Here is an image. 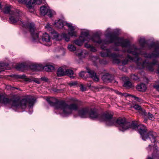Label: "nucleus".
<instances>
[{"mask_svg":"<svg viewBox=\"0 0 159 159\" xmlns=\"http://www.w3.org/2000/svg\"><path fill=\"white\" fill-rule=\"evenodd\" d=\"M121 41V39L120 38V45H121L123 47L126 48L127 49V52L133 55L134 57H132L128 56V57L129 59L136 62L139 68H146L151 71H152L153 70V66L157 62L156 60H154L152 63H148L145 61L142 63V60L139 58L138 57L139 54L143 55V54L141 52V50L137 49L136 46L134 45L128 47L129 45V42L127 40H123L122 43L120 42ZM156 51L157 52V54L154 55L153 54H150L144 53L143 55L145 57L147 58H151L153 57L158 56H159V48H156Z\"/></svg>","mask_w":159,"mask_h":159,"instance_id":"obj_1","label":"nucleus"},{"mask_svg":"<svg viewBox=\"0 0 159 159\" xmlns=\"http://www.w3.org/2000/svg\"><path fill=\"white\" fill-rule=\"evenodd\" d=\"M22 15L21 11L18 10H15L13 12H11L9 18L10 23L12 24L17 23L23 27L28 29L31 34L32 41L34 42H40L39 36L42 34V33L38 32L37 31L34 23H27L23 21Z\"/></svg>","mask_w":159,"mask_h":159,"instance_id":"obj_2","label":"nucleus"},{"mask_svg":"<svg viewBox=\"0 0 159 159\" xmlns=\"http://www.w3.org/2000/svg\"><path fill=\"white\" fill-rule=\"evenodd\" d=\"M129 127L133 129H137L141 135L142 139L146 141L149 138L152 142H155L156 134L155 132H151L148 133V135H145L147 129L143 125L140 124L138 125L134 122L131 123L129 122L126 121L125 118L120 119V130L122 131H125L128 129Z\"/></svg>","mask_w":159,"mask_h":159,"instance_id":"obj_3","label":"nucleus"},{"mask_svg":"<svg viewBox=\"0 0 159 159\" xmlns=\"http://www.w3.org/2000/svg\"><path fill=\"white\" fill-rule=\"evenodd\" d=\"M81 36L84 39L85 41H92L94 43L100 44L102 43H105L107 44L111 43H114V46L113 49L115 51H118L119 50V39L118 37L117 34L113 32H111L108 33L106 35L107 39L108 41H102L100 39V35L98 33H96L93 34L92 37H90L89 34L87 32H83L81 34Z\"/></svg>","mask_w":159,"mask_h":159,"instance_id":"obj_4","label":"nucleus"},{"mask_svg":"<svg viewBox=\"0 0 159 159\" xmlns=\"http://www.w3.org/2000/svg\"><path fill=\"white\" fill-rule=\"evenodd\" d=\"M35 98L30 95L25 96L21 100L15 99L12 101V106L17 107L25 109L27 104L29 107H31L33 106L35 102Z\"/></svg>","mask_w":159,"mask_h":159,"instance_id":"obj_5","label":"nucleus"},{"mask_svg":"<svg viewBox=\"0 0 159 159\" xmlns=\"http://www.w3.org/2000/svg\"><path fill=\"white\" fill-rule=\"evenodd\" d=\"M99 120L105 122L108 126H119V119L113 117V115L111 113L106 112L100 114Z\"/></svg>","mask_w":159,"mask_h":159,"instance_id":"obj_6","label":"nucleus"},{"mask_svg":"<svg viewBox=\"0 0 159 159\" xmlns=\"http://www.w3.org/2000/svg\"><path fill=\"white\" fill-rule=\"evenodd\" d=\"M78 106L76 103H72L70 105L67 104L64 101L61 109L63 111L62 115L65 116L72 113V111H76L78 109Z\"/></svg>","mask_w":159,"mask_h":159,"instance_id":"obj_7","label":"nucleus"},{"mask_svg":"<svg viewBox=\"0 0 159 159\" xmlns=\"http://www.w3.org/2000/svg\"><path fill=\"white\" fill-rule=\"evenodd\" d=\"M102 57H108L111 58L114 64H118L119 63V53H111L110 49H107L106 51L101 53Z\"/></svg>","mask_w":159,"mask_h":159,"instance_id":"obj_8","label":"nucleus"},{"mask_svg":"<svg viewBox=\"0 0 159 159\" xmlns=\"http://www.w3.org/2000/svg\"><path fill=\"white\" fill-rule=\"evenodd\" d=\"M86 72L83 71L79 73V75L84 79H86L88 77L87 73L89 75V77L94 81L98 82L99 80L98 76L96 75V73L93 70L89 69H87Z\"/></svg>","mask_w":159,"mask_h":159,"instance_id":"obj_9","label":"nucleus"},{"mask_svg":"<svg viewBox=\"0 0 159 159\" xmlns=\"http://www.w3.org/2000/svg\"><path fill=\"white\" fill-rule=\"evenodd\" d=\"M57 25L59 28H61L63 27L64 25H66L70 29V32H68V34L71 36L76 37L77 35L76 33L74 31V27L72 26L71 23H69L66 22H65L63 21L59 20L57 23Z\"/></svg>","mask_w":159,"mask_h":159,"instance_id":"obj_10","label":"nucleus"},{"mask_svg":"<svg viewBox=\"0 0 159 159\" xmlns=\"http://www.w3.org/2000/svg\"><path fill=\"white\" fill-rule=\"evenodd\" d=\"M46 100L51 106H54L57 109L61 110L64 101H58L54 98H47Z\"/></svg>","mask_w":159,"mask_h":159,"instance_id":"obj_11","label":"nucleus"},{"mask_svg":"<svg viewBox=\"0 0 159 159\" xmlns=\"http://www.w3.org/2000/svg\"><path fill=\"white\" fill-rule=\"evenodd\" d=\"M34 67V69L35 70H44L47 72H51L54 69V67L53 66L50 65H47L45 66H43L42 64H39L38 65H35L33 66Z\"/></svg>","mask_w":159,"mask_h":159,"instance_id":"obj_12","label":"nucleus"},{"mask_svg":"<svg viewBox=\"0 0 159 159\" xmlns=\"http://www.w3.org/2000/svg\"><path fill=\"white\" fill-rule=\"evenodd\" d=\"M100 114H98L96 109L94 108H89L88 116L93 119H98L99 120Z\"/></svg>","mask_w":159,"mask_h":159,"instance_id":"obj_13","label":"nucleus"},{"mask_svg":"<svg viewBox=\"0 0 159 159\" xmlns=\"http://www.w3.org/2000/svg\"><path fill=\"white\" fill-rule=\"evenodd\" d=\"M42 0H30L26 3V6L28 8L29 11L32 12L34 11V10L33 8V5L36 3L37 4H40Z\"/></svg>","mask_w":159,"mask_h":159,"instance_id":"obj_14","label":"nucleus"},{"mask_svg":"<svg viewBox=\"0 0 159 159\" xmlns=\"http://www.w3.org/2000/svg\"><path fill=\"white\" fill-rule=\"evenodd\" d=\"M102 79L104 82L109 83V82H116L118 83L114 79V76L113 75L111 74L108 73H106L103 75L102 77Z\"/></svg>","mask_w":159,"mask_h":159,"instance_id":"obj_15","label":"nucleus"},{"mask_svg":"<svg viewBox=\"0 0 159 159\" xmlns=\"http://www.w3.org/2000/svg\"><path fill=\"white\" fill-rule=\"evenodd\" d=\"M89 108L88 107L82 108L78 111V115L82 118H86L88 117Z\"/></svg>","mask_w":159,"mask_h":159,"instance_id":"obj_16","label":"nucleus"},{"mask_svg":"<svg viewBox=\"0 0 159 159\" xmlns=\"http://www.w3.org/2000/svg\"><path fill=\"white\" fill-rule=\"evenodd\" d=\"M40 11L42 15L44 16L47 14L50 17H52L53 14L52 11L45 6H43L40 7Z\"/></svg>","mask_w":159,"mask_h":159,"instance_id":"obj_17","label":"nucleus"},{"mask_svg":"<svg viewBox=\"0 0 159 159\" xmlns=\"http://www.w3.org/2000/svg\"><path fill=\"white\" fill-rule=\"evenodd\" d=\"M11 102V99L5 97L0 94V103L6 105L10 104Z\"/></svg>","mask_w":159,"mask_h":159,"instance_id":"obj_18","label":"nucleus"},{"mask_svg":"<svg viewBox=\"0 0 159 159\" xmlns=\"http://www.w3.org/2000/svg\"><path fill=\"white\" fill-rule=\"evenodd\" d=\"M129 95L134 98V100L139 103H142L143 102V100L141 99L138 97H136L134 95L128 94L126 93H120V97L121 96L122 97H125Z\"/></svg>","mask_w":159,"mask_h":159,"instance_id":"obj_19","label":"nucleus"},{"mask_svg":"<svg viewBox=\"0 0 159 159\" xmlns=\"http://www.w3.org/2000/svg\"><path fill=\"white\" fill-rule=\"evenodd\" d=\"M12 6L10 5H5L4 8L3 12L5 14H11V12H13L14 11L11 10Z\"/></svg>","mask_w":159,"mask_h":159,"instance_id":"obj_20","label":"nucleus"},{"mask_svg":"<svg viewBox=\"0 0 159 159\" xmlns=\"http://www.w3.org/2000/svg\"><path fill=\"white\" fill-rule=\"evenodd\" d=\"M41 39L43 42H49L50 41L49 35L46 33L43 34Z\"/></svg>","mask_w":159,"mask_h":159,"instance_id":"obj_21","label":"nucleus"},{"mask_svg":"<svg viewBox=\"0 0 159 159\" xmlns=\"http://www.w3.org/2000/svg\"><path fill=\"white\" fill-rule=\"evenodd\" d=\"M27 66L25 63L18 64L16 66V69L19 70L23 71L26 69Z\"/></svg>","mask_w":159,"mask_h":159,"instance_id":"obj_22","label":"nucleus"},{"mask_svg":"<svg viewBox=\"0 0 159 159\" xmlns=\"http://www.w3.org/2000/svg\"><path fill=\"white\" fill-rule=\"evenodd\" d=\"M85 41L84 39L82 36H80L78 39L74 41V43L76 45L80 46L82 45L83 43Z\"/></svg>","mask_w":159,"mask_h":159,"instance_id":"obj_23","label":"nucleus"},{"mask_svg":"<svg viewBox=\"0 0 159 159\" xmlns=\"http://www.w3.org/2000/svg\"><path fill=\"white\" fill-rule=\"evenodd\" d=\"M134 108L136 110H137L142 115H145V112L144 110H143L141 107L137 104H135L134 106Z\"/></svg>","mask_w":159,"mask_h":159,"instance_id":"obj_24","label":"nucleus"},{"mask_svg":"<svg viewBox=\"0 0 159 159\" xmlns=\"http://www.w3.org/2000/svg\"><path fill=\"white\" fill-rule=\"evenodd\" d=\"M136 89L139 91L144 92L146 90L147 87L145 84H141L137 86Z\"/></svg>","mask_w":159,"mask_h":159,"instance_id":"obj_25","label":"nucleus"},{"mask_svg":"<svg viewBox=\"0 0 159 159\" xmlns=\"http://www.w3.org/2000/svg\"><path fill=\"white\" fill-rule=\"evenodd\" d=\"M57 74L58 76L61 77L65 75L66 72L63 68L60 67L57 70Z\"/></svg>","mask_w":159,"mask_h":159,"instance_id":"obj_26","label":"nucleus"},{"mask_svg":"<svg viewBox=\"0 0 159 159\" xmlns=\"http://www.w3.org/2000/svg\"><path fill=\"white\" fill-rule=\"evenodd\" d=\"M65 72L66 75L70 76V78L71 79L73 78L74 76L71 75L74 74L73 70H71L67 69L66 70Z\"/></svg>","mask_w":159,"mask_h":159,"instance_id":"obj_27","label":"nucleus"},{"mask_svg":"<svg viewBox=\"0 0 159 159\" xmlns=\"http://www.w3.org/2000/svg\"><path fill=\"white\" fill-rule=\"evenodd\" d=\"M123 86L127 88H131L133 86L132 83L129 81H127L125 82L123 84Z\"/></svg>","mask_w":159,"mask_h":159,"instance_id":"obj_28","label":"nucleus"},{"mask_svg":"<svg viewBox=\"0 0 159 159\" xmlns=\"http://www.w3.org/2000/svg\"><path fill=\"white\" fill-rule=\"evenodd\" d=\"M139 42L142 46H143L145 43V38L143 37H140L139 39Z\"/></svg>","mask_w":159,"mask_h":159,"instance_id":"obj_29","label":"nucleus"},{"mask_svg":"<svg viewBox=\"0 0 159 159\" xmlns=\"http://www.w3.org/2000/svg\"><path fill=\"white\" fill-rule=\"evenodd\" d=\"M67 34L65 33H63L61 35V37L64 38L66 42L69 41L70 39V37L68 35L69 34Z\"/></svg>","mask_w":159,"mask_h":159,"instance_id":"obj_30","label":"nucleus"},{"mask_svg":"<svg viewBox=\"0 0 159 159\" xmlns=\"http://www.w3.org/2000/svg\"><path fill=\"white\" fill-rule=\"evenodd\" d=\"M67 48L69 51L71 52L74 51L76 50V47L72 44L69 45Z\"/></svg>","mask_w":159,"mask_h":159,"instance_id":"obj_31","label":"nucleus"},{"mask_svg":"<svg viewBox=\"0 0 159 159\" xmlns=\"http://www.w3.org/2000/svg\"><path fill=\"white\" fill-rule=\"evenodd\" d=\"M17 77L18 78L24 79L25 81H29V79L27 78L25 75H17Z\"/></svg>","mask_w":159,"mask_h":159,"instance_id":"obj_32","label":"nucleus"},{"mask_svg":"<svg viewBox=\"0 0 159 159\" xmlns=\"http://www.w3.org/2000/svg\"><path fill=\"white\" fill-rule=\"evenodd\" d=\"M54 33H53V36L54 38L56 39V40H59L60 39H59V34L58 33L56 32L55 31H54Z\"/></svg>","mask_w":159,"mask_h":159,"instance_id":"obj_33","label":"nucleus"},{"mask_svg":"<svg viewBox=\"0 0 159 159\" xmlns=\"http://www.w3.org/2000/svg\"><path fill=\"white\" fill-rule=\"evenodd\" d=\"M148 118L149 119L151 120H154L155 119V117L153 116V115L149 112H148Z\"/></svg>","mask_w":159,"mask_h":159,"instance_id":"obj_34","label":"nucleus"},{"mask_svg":"<svg viewBox=\"0 0 159 159\" xmlns=\"http://www.w3.org/2000/svg\"><path fill=\"white\" fill-rule=\"evenodd\" d=\"M71 87L75 86L77 84L76 81H71L68 84Z\"/></svg>","mask_w":159,"mask_h":159,"instance_id":"obj_35","label":"nucleus"},{"mask_svg":"<svg viewBox=\"0 0 159 159\" xmlns=\"http://www.w3.org/2000/svg\"><path fill=\"white\" fill-rule=\"evenodd\" d=\"M156 147V145L154 144V146L153 147H151V146L150 145H149V147L148 148V150L150 149L151 150V148H152L153 149H155V151H156L157 149V148Z\"/></svg>","mask_w":159,"mask_h":159,"instance_id":"obj_36","label":"nucleus"},{"mask_svg":"<svg viewBox=\"0 0 159 159\" xmlns=\"http://www.w3.org/2000/svg\"><path fill=\"white\" fill-rule=\"evenodd\" d=\"M1 66L3 68H1L2 69H6V67L8 65V64L7 63H2L1 64Z\"/></svg>","mask_w":159,"mask_h":159,"instance_id":"obj_37","label":"nucleus"},{"mask_svg":"<svg viewBox=\"0 0 159 159\" xmlns=\"http://www.w3.org/2000/svg\"><path fill=\"white\" fill-rule=\"evenodd\" d=\"M33 81L35 82L38 83V84H39L41 83L40 80V79H38V78H34L33 79Z\"/></svg>","mask_w":159,"mask_h":159,"instance_id":"obj_38","label":"nucleus"},{"mask_svg":"<svg viewBox=\"0 0 159 159\" xmlns=\"http://www.w3.org/2000/svg\"><path fill=\"white\" fill-rule=\"evenodd\" d=\"M40 81L41 80V81H44L45 82L47 81L48 80V79L45 77H42L41 78V79H40Z\"/></svg>","mask_w":159,"mask_h":159,"instance_id":"obj_39","label":"nucleus"},{"mask_svg":"<svg viewBox=\"0 0 159 159\" xmlns=\"http://www.w3.org/2000/svg\"><path fill=\"white\" fill-rule=\"evenodd\" d=\"M80 89L82 91H85L86 89V88L84 87V86L82 84L80 85Z\"/></svg>","mask_w":159,"mask_h":159,"instance_id":"obj_40","label":"nucleus"},{"mask_svg":"<svg viewBox=\"0 0 159 159\" xmlns=\"http://www.w3.org/2000/svg\"><path fill=\"white\" fill-rule=\"evenodd\" d=\"M84 53V51H82L78 53L77 55L79 57H82Z\"/></svg>","mask_w":159,"mask_h":159,"instance_id":"obj_41","label":"nucleus"},{"mask_svg":"<svg viewBox=\"0 0 159 159\" xmlns=\"http://www.w3.org/2000/svg\"><path fill=\"white\" fill-rule=\"evenodd\" d=\"M90 51L93 52H95L96 51V49L94 47H93L91 46V47L90 48Z\"/></svg>","mask_w":159,"mask_h":159,"instance_id":"obj_42","label":"nucleus"},{"mask_svg":"<svg viewBox=\"0 0 159 159\" xmlns=\"http://www.w3.org/2000/svg\"><path fill=\"white\" fill-rule=\"evenodd\" d=\"M91 46L88 43H85V47L87 48H90L91 47Z\"/></svg>","mask_w":159,"mask_h":159,"instance_id":"obj_43","label":"nucleus"},{"mask_svg":"<svg viewBox=\"0 0 159 159\" xmlns=\"http://www.w3.org/2000/svg\"><path fill=\"white\" fill-rule=\"evenodd\" d=\"M45 28L49 30L51 29L50 27V25L49 24H47L46 25Z\"/></svg>","mask_w":159,"mask_h":159,"instance_id":"obj_44","label":"nucleus"},{"mask_svg":"<svg viewBox=\"0 0 159 159\" xmlns=\"http://www.w3.org/2000/svg\"><path fill=\"white\" fill-rule=\"evenodd\" d=\"M154 87L159 92V85H154Z\"/></svg>","mask_w":159,"mask_h":159,"instance_id":"obj_45","label":"nucleus"},{"mask_svg":"<svg viewBox=\"0 0 159 159\" xmlns=\"http://www.w3.org/2000/svg\"><path fill=\"white\" fill-rule=\"evenodd\" d=\"M132 77L133 79L136 80L138 78V77L137 76H136L135 75H133Z\"/></svg>","mask_w":159,"mask_h":159,"instance_id":"obj_46","label":"nucleus"},{"mask_svg":"<svg viewBox=\"0 0 159 159\" xmlns=\"http://www.w3.org/2000/svg\"><path fill=\"white\" fill-rule=\"evenodd\" d=\"M96 59V61L98 60V58L97 57H93V59Z\"/></svg>","mask_w":159,"mask_h":159,"instance_id":"obj_47","label":"nucleus"},{"mask_svg":"<svg viewBox=\"0 0 159 159\" xmlns=\"http://www.w3.org/2000/svg\"><path fill=\"white\" fill-rule=\"evenodd\" d=\"M127 61H124L123 62V64H124V65H125L126 64H127Z\"/></svg>","mask_w":159,"mask_h":159,"instance_id":"obj_48","label":"nucleus"},{"mask_svg":"<svg viewBox=\"0 0 159 159\" xmlns=\"http://www.w3.org/2000/svg\"><path fill=\"white\" fill-rule=\"evenodd\" d=\"M2 7L1 5V3L0 2V9H2Z\"/></svg>","mask_w":159,"mask_h":159,"instance_id":"obj_49","label":"nucleus"},{"mask_svg":"<svg viewBox=\"0 0 159 159\" xmlns=\"http://www.w3.org/2000/svg\"><path fill=\"white\" fill-rule=\"evenodd\" d=\"M147 159H153L151 157H148Z\"/></svg>","mask_w":159,"mask_h":159,"instance_id":"obj_50","label":"nucleus"},{"mask_svg":"<svg viewBox=\"0 0 159 159\" xmlns=\"http://www.w3.org/2000/svg\"><path fill=\"white\" fill-rule=\"evenodd\" d=\"M94 62V65L95 66H96L97 65L96 61H95Z\"/></svg>","mask_w":159,"mask_h":159,"instance_id":"obj_51","label":"nucleus"},{"mask_svg":"<svg viewBox=\"0 0 159 159\" xmlns=\"http://www.w3.org/2000/svg\"><path fill=\"white\" fill-rule=\"evenodd\" d=\"M147 121V120L146 119H144V121L145 122H146Z\"/></svg>","mask_w":159,"mask_h":159,"instance_id":"obj_52","label":"nucleus"},{"mask_svg":"<svg viewBox=\"0 0 159 159\" xmlns=\"http://www.w3.org/2000/svg\"><path fill=\"white\" fill-rule=\"evenodd\" d=\"M101 48L102 49H104V48L102 47V46H101Z\"/></svg>","mask_w":159,"mask_h":159,"instance_id":"obj_53","label":"nucleus"},{"mask_svg":"<svg viewBox=\"0 0 159 159\" xmlns=\"http://www.w3.org/2000/svg\"><path fill=\"white\" fill-rule=\"evenodd\" d=\"M45 45H47V46H50V45L48 43V44H46Z\"/></svg>","mask_w":159,"mask_h":159,"instance_id":"obj_54","label":"nucleus"},{"mask_svg":"<svg viewBox=\"0 0 159 159\" xmlns=\"http://www.w3.org/2000/svg\"><path fill=\"white\" fill-rule=\"evenodd\" d=\"M90 85H91V84H89V85H88V86H89V87H90Z\"/></svg>","mask_w":159,"mask_h":159,"instance_id":"obj_55","label":"nucleus"}]
</instances>
